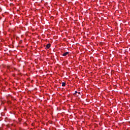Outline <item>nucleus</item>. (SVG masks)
Segmentation results:
<instances>
[{
    "instance_id": "7ed1b4c3",
    "label": "nucleus",
    "mask_w": 130,
    "mask_h": 130,
    "mask_svg": "<svg viewBox=\"0 0 130 130\" xmlns=\"http://www.w3.org/2000/svg\"><path fill=\"white\" fill-rule=\"evenodd\" d=\"M62 86H63V87L66 86V83H65V82H62Z\"/></svg>"
},
{
    "instance_id": "39448f33",
    "label": "nucleus",
    "mask_w": 130,
    "mask_h": 130,
    "mask_svg": "<svg viewBox=\"0 0 130 130\" xmlns=\"http://www.w3.org/2000/svg\"><path fill=\"white\" fill-rule=\"evenodd\" d=\"M79 93L80 94V92H79Z\"/></svg>"
},
{
    "instance_id": "20e7f679",
    "label": "nucleus",
    "mask_w": 130,
    "mask_h": 130,
    "mask_svg": "<svg viewBox=\"0 0 130 130\" xmlns=\"http://www.w3.org/2000/svg\"><path fill=\"white\" fill-rule=\"evenodd\" d=\"M78 92L77 91H76V93H77Z\"/></svg>"
},
{
    "instance_id": "f03ea898",
    "label": "nucleus",
    "mask_w": 130,
    "mask_h": 130,
    "mask_svg": "<svg viewBox=\"0 0 130 130\" xmlns=\"http://www.w3.org/2000/svg\"><path fill=\"white\" fill-rule=\"evenodd\" d=\"M69 53V52H67L63 53V54H62V56H67Z\"/></svg>"
},
{
    "instance_id": "f257e3e1",
    "label": "nucleus",
    "mask_w": 130,
    "mask_h": 130,
    "mask_svg": "<svg viewBox=\"0 0 130 130\" xmlns=\"http://www.w3.org/2000/svg\"><path fill=\"white\" fill-rule=\"evenodd\" d=\"M51 45L50 44H48L46 45V47L45 48L46 49H48L50 48Z\"/></svg>"
}]
</instances>
